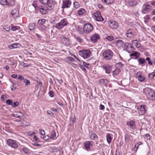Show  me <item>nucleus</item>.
Here are the masks:
<instances>
[{"instance_id":"54","label":"nucleus","mask_w":155,"mask_h":155,"mask_svg":"<svg viewBox=\"0 0 155 155\" xmlns=\"http://www.w3.org/2000/svg\"><path fill=\"white\" fill-rule=\"evenodd\" d=\"M49 96L51 97H53L54 96V93L52 91H51L48 93Z\"/></svg>"},{"instance_id":"53","label":"nucleus","mask_w":155,"mask_h":155,"mask_svg":"<svg viewBox=\"0 0 155 155\" xmlns=\"http://www.w3.org/2000/svg\"><path fill=\"white\" fill-rule=\"evenodd\" d=\"M51 149L53 152H56L57 151V148L56 147H53L51 148Z\"/></svg>"},{"instance_id":"60","label":"nucleus","mask_w":155,"mask_h":155,"mask_svg":"<svg viewBox=\"0 0 155 155\" xmlns=\"http://www.w3.org/2000/svg\"><path fill=\"white\" fill-rule=\"evenodd\" d=\"M104 106L102 104H101L100 106V109L101 110H103L104 109Z\"/></svg>"},{"instance_id":"28","label":"nucleus","mask_w":155,"mask_h":155,"mask_svg":"<svg viewBox=\"0 0 155 155\" xmlns=\"http://www.w3.org/2000/svg\"><path fill=\"white\" fill-rule=\"evenodd\" d=\"M103 3L108 5H111L114 2V0H101Z\"/></svg>"},{"instance_id":"38","label":"nucleus","mask_w":155,"mask_h":155,"mask_svg":"<svg viewBox=\"0 0 155 155\" xmlns=\"http://www.w3.org/2000/svg\"><path fill=\"white\" fill-rule=\"evenodd\" d=\"M0 4L4 6L8 5V1L7 0H1L0 2Z\"/></svg>"},{"instance_id":"6","label":"nucleus","mask_w":155,"mask_h":155,"mask_svg":"<svg viewBox=\"0 0 155 155\" xmlns=\"http://www.w3.org/2000/svg\"><path fill=\"white\" fill-rule=\"evenodd\" d=\"M93 26L91 24H85L84 26V32L86 33H88L91 32L93 29Z\"/></svg>"},{"instance_id":"56","label":"nucleus","mask_w":155,"mask_h":155,"mask_svg":"<svg viewBox=\"0 0 155 155\" xmlns=\"http://www.w3.org/2000/svg\"><path fill=\"white\" fill-rule=\"evenodd\" d=\"M23 151L25 153H27L28 152V150L26 148H24L22 149Z\"/></svg>"},{"instance_id":"43","label":"nucleus","mask_w":155,"mask_h":155,"mask_svg":"<svg viewBox=\"0 0 155 155\" xmlns=\"http://www.w3.org/2000/svg\"><path fill=\"white\" fill-rule=\"evenodd\" d=\"M39 1L41 3L45 5L48 2L49 0H40Z\"/></svg>"},{"instance_id":"58","label":"nucleus","mask_w":155,"mask_h":155,"mask_svg":"<svg viewBox=\"0 0 155 155\" xmlns=\"http://www.w3.org/2000/svg\"><path fill=\"white\" fill-rule=\"evenodd\" d=\"M145 138L147 139V140L150 139V136L148 134H146L145 137Z\"/></svg>"},{"instance_id":"10","label":"nucleus","mask_w":155,"mask_h":155,"mask_svg":"<svg viewBox=\"0 0 155 155\" xmlns=\"http://www.w3.org/2000/svg\"><path fill=\"white\" fill-rule=\"evenodd\" d=\"M45 6L47 7L48 10H52L54 7V3L51 1H49L47 4L45 5Z\"/></svg>"},{"instance_id":"19","label":"nucleus","mask_w":155,"mask_h":155,"mask_svg":"<svg viewBox=\"0 0 155 155\" xmlns=\"http://www.w3.org/2000/svg\"><path fill=\"white\" fill-rule=\"evenodd\" d=\"M136 76L138 80L140 82H143L145 80V78L141 76L140 72H137Z\"/></svg>"},{"instance_id":"17","label":"nucleus","mask_w":155,"mask_h":155,"mask_svg":"<svg viewBox=\"0 0 155 155\" xmlns=\"http://www.w3.org/2000/svg\"><path fill=\"white\" fill-rule=\"evenodd\" d=\"M126 35L127 37L129 38H132L134 36L133 31L131 29H129L127 31Z\"/></svg>"},{"instance_id":"51","label":"nucleus","mask_w":155,"mask_h":155,"mask_svg":"<svg viewBox=\"0 0 155 155\" xmlns=\"http://www.w3.org/2000/svg\"><path fill=\"white\" fill-rule=\"evenodd\" d=\"M116 65L118 67L121 68L124 65L121 62H119L116 63Z\"/></svg>"},{"instance_id":"61","label":"nucleus","mask_w":155,"mask_h":155,"mask_svg":"<svg viewBox=\"0 0 155 155\" xmlns=\"http://www.w3.org/2000/svg\"><path fill=\"white\" fill-rule=\"evenodd\" d=\"M18 79L21 80H24V78L21 75H19L18 78Z\"/></svg>"},{"instance_id":"23","label":"nucleus","mask_w":155,"mask_h":155,"mask_svg":"<svg viewBox=\"0 0 155 155\" xmlns=\"http://www.w3.org/2000/svg\"><path fill=\"white\" fill-rule=\"evenodd\" d=\"M137 3V2L136 0H130L127 2V4L130 6H135Z\"/></svg>"},{"instance_id":"29","label":"nucleus","mask_w":155,"mask_h":155,"mask_svg":"<svg viewBox=\"0 0 155 155\" xmlns=\"http://www.w3.org/2000/svg\"><path fill=\"white\" fill-rule=\"evenodd\" d=\"M18 13V10L17 8H15L13 9L11 12V14L12 15H15V16H17V15Z\"/></svg>"},{"instance_id":"16","label":"nucleus","mask_w":155,"mask_h":155,"mask_svg":"<svg viewBox=\"0 0 155 155\" xmlns=\"http://www.w3.org/2000/svg\"><path fill=\"white\" fill-rule=\"evenodd\" d=\"M132 53L130 54V56L131 57H134L135 59H137L140 56V53L138 52L137 51H133L131 52Z\"/></svg>"},{"instance_id":"30","label":"nucleus","mask_w":155,"mask_h":155,"mask_svg":"<svg viewBox=\"0 0 155 155\" xmlns=\"http://www.w3.org/2000/svg\"><path fill=\"white\" fill-rule=\"evenodd\" d=\"M134 44L137 48H139L140 46V43L137 40H134L132 41Z\"/></svg>"},{"instance_id":"22","label":"nucleus","mask_w":155,"mask_h":155,"mask_svg":"<svg viewBox=\"0 0 155 155\" xmlns=\"http://www.w3.org/2000/svg\"><path fill=\"white\" fill-rule=\"evenodd\" d=\"M48 10L47 7L45 6H43L42 7L40 8L39 11L42 14H45L47 12V11Z\"/></svg>"},{"instance_id":"7","label":"nucleus","mask_w":155,"mask_h":155,"mask_svg":"<svg viewBox=\"0 0 155 155\" xmlns=\"http://www.w3.org/2000/svg\"><path fill=\"white\" fill-rule=\"evenodd\" d=\"M151 10V6L147 3H145L143 6L142 12L143 14H146Z\"/></svg>"},{"instance_id":"40","label":"nucleus","mask_w":155,"mask_h":155,"mask_svg":"<svg viewBox=\"0 0 155 155\" xmlns=\"http://www.w3.org/2000/svg\"><path fill=\"white\" fill-rule=\"evenodd\" d=\"M146 60L147 61L148 63L150 65H151L153 64V62L149 58H147Z\"/></svg>"},{"instance_id":"45","label":"nucleus","mask_w":155,"mask_h":155,"mask_svg":"<svg viewBox=\"0 0 155 155\" xmlns=\"http://www.w3.org/2000/svg\"><path fill=\"white\" fill-rule=\"evenodd\" d=\"M106 38L109 41H111L114 39L113 37L110 36H107L106 37Z\"/></svg>"},{"instance_id":"55","label":"nucleus","mask_w":155,"mask_h":155,"mask_svg":"<svg viewBox=\"0 0 155 155\" xmlns=\"http://www.w3.org/2000/svg\"><path fill=\"white\" fill-rule=\"evenodd\" d=\"M6 98V96L5 95H2V96L1 100L2 101H4Z\"/></svg>"},{"instance_id":"9","label":"nucleus","mask_w":155,"mask_h":155,"mask_svg":"<svg viewBox=\"0 0 155 155\" xmlns=\"http://www.w3.org/2000/svg\"><path fill=\"white\" fill-rule=\"evenodd\" d=\"M94 18L95 20L98 21H101L104 20V18L102 17L100 13L98 11L96 12L94 14Z\"/></svg>"},{"instance_id":"63","label":"nucleus","mask_w":155,"mask_h":155,"mask_svg":"<svg viewBox=\"0 0 155 155\" xmlns=\"http://www.w3.org/2000/svg\"><path fill=\"white\" fill-rule=\"evenodd\" d=\"M150 75H152V76H153L152 77H151V78H153L154 77H155V71L154 72L151 73L150 74Z\"/></svg>"},{"instance_id":"15","label":"nucleus","mask_w":155,"mask_h":155,"mask_svg":"<svg viewBox=\"0 0 155 155\" xmlns=\"http://www.w3.org/2000/svg\"><path fill=\"white\" fill-rule=\"evenodd\" d=\"M99 38V35L98 34L96 33L94 34L91 37V41L94 42L96 41Z\"/></svg>"},{"instance_id":"1","label":"nucleus","mask_w":155,"mask_h":155,"mask_svg":"<svg viewBox=\"0 0 155 155\" xmlns=\"http://www.w3.org/2000/svg\"><path fill=\"white\" fill-rule=\"evenodd\" d=\"M144 92L147 99L152 101L155 100V92L151 88L148 87L144 88Z\"/></svg>"},{"instance_id":"42","label":"nucleus","mask_w":155,"mask_h":155,"mask_svg":"<svg viewBox=\"0 0 155 155\" xmlns=\"http://www.w3.org/2000/svg\"><path fill=\"white\" fill-rule=\"evenodd\" d=\"M20 113L16 112L15 114H13V116L15 117L18 118L20 119H22V117L20 116L18 114Z\"/></svg>"},{"instance_id":"11","label":"nucleus","mask_w":155,"mask_h":155,"mask_svg":"<svg viewBox=\"0 0 155 155\" xmlns=\"http://www.w3.org/2000/svg\"><path fill=\"white\" fill-rule=\"evenodd\" d=\"M109 25L110 27L113 29H116L118 26L117 23L114 21H110Z\"/></svg>"},{"instance_id":"25","label":"nucleus","mask_w":155,"mask_h":155,"mask_svg":"<svg viewBox=\"0 0 155 155\" xmlns=\"http://www.w3.org/2000/svg\"><path fill=\"white\" fill-rule=\"evenodd\" d=\"M138 61L140 64L142 65V66H143L145 65V63H146V61L145 60L142 58H140L138 60Z\"/></svg>"},{"instance_id":"49","label":"nucleus","mask_w":155,"mask_h":155,"mask_svg":"<svg viewBox=\"0 0 155 155\" xmlns=\"http://www.w3.org/2000/svg\"><path fill=\"white\" fill-rule=\"evenodd\" d=\"M6 102L7 104L9 105H12V102L11 100L8 99L6 101Z\"/></svg>"},{"instance_id":"24","label":"nucleus","mask_w":155,"mask_h":155,"mask_svg":"<svg viewBox=\"0 0 155 155\" xmlns=\"http://www.w3.org/2000/svg\"><path fill=\"white\" fill-rule=\"evenodd\" d=\"M124 42L123 41L121 40H118L117 41L116 45L119 48H120L122 47L123 45Z\"/></svg>"},{"instance_id":"34","label":"nucleus","mask_w":155,"mask_h":155,"mask_svg":"<svg viewBox=\"0 0 155 155\" xmlns=\"http://www.w3.org/2000/svg\"><path fill=\"white\" fill-rule=\"evenodd\" d=\"M45 19H39L38 21V25H42L45 23Z\"/></svg>"},{"instance_id":"59","label":"nucleus","mask_w":155,"mask_h":155,"mask_svg":"<svg viewBox=\"0 0 155 155\" xmlns=\"http://www.w3.org/2000/svg\"><path fill=\"white\" fill-rule=\"evenodd\" d=\"M40 133L42 135H43L45 134V131L44 130H40Z\"/></svg>"},{"instance_id":"21","label":"nucleus","mask_w":155,"mask_h":155,"mask_svg":"<svg viewBox=\"0 0 155 155\" xmlns=\"http://www.w3.org/2000/svg\"><path fill=\"white\" fill-rule=\"evenodd\" d=\"M103 68L105 71V72L108 74L110 73L112 71L111 67L109 66H103Z\"/></svg>"},{"instance_id":"20","label":"nucleus","mask_w":155,"mask_h":155,"mask_svg":"<svg viewBox=\"0 0 155 155\" xmlns=\"http://www.w3.org/2000/svg\"><path fill=\"white\" fill-rule=\"evenodd\" d=\"M127 125L129 127L132 129H134L135 127V122L134 120H131L129 122H127Z\"/></svg>"},{"instance_id":"5","label":"nucleus","mask_w":155,"mask_h":155,"mask_svg":"<svg viewBox=\"0 0 155 155\" xmlns=\"http://www.w3.org/2000/svg\"><path fill=\"white\" fill-rule=\"evenodd\" d=\"M113 54L112 51L110 49L104 51L103 53L104 58L105 59L107 60H109L112 58Z\"/></svg>"},{"instance_id":"27","label":"nucleus","mask_w":155,"mask_h":155,"mask_svg":"<svg viewBox=\"0 0 155 155\" xmlns=\"http://www.w3.org/2000/svg\"><path fill=\"white\" fill-rule=\"evenodd\" d=\"M120 72V69L119 68H117L113 71V75L114 77L117 76Z\"/></svg>"},{"instance_id":"12","label":"nucleus","mask_w":155,"mask_h":155,"mask_svg":"<svg viewBox=\"0 0 155 155\" xmlns=\"http://www.w3.org/2000/svg\"><path fill=\"white\" fill-rule=\"evenodd\" d=\"M61 42L66 45H69L71 44V41L69 40L65 37L61 38Z\"/></svg>"},{"instance_id":"13","label":"nucleus","mask_w":155,"mask_h":155,"mask_svg":"<svg viewBox=\"0 0 155 155\" xmlns=\"http://www.w3.org/2000/svg\"><path fill=\"white\" fill-rule=\"evenodd\" d=\"M84 146L85 149L88 150L92 147V144L90 141H87L84 143Z\"/></svg>"},{"instance_id":"18","label":"nucleus","mask_w":155,"mask_h":155,"mask_svg":"<svg viewBox=\"0 0 155 155\" xmlns=\"http://www.w3.org/2000/svg\"><path fill=\"white\" fill-rule=\"evenodd\" d=\"M62 7L63 8H68L71 5V2L68 0H65L63 2Z\"/></svg>"},{"instance_id":"47","label":"nucleus","mask_w":155,"mask_h":155,"mask_svg":"<svg viewBox=\"0 0 155 155\" xmlns=\"http://www.w3.org/2000/svg\"><path fill=\"white\" fill-rule=\"evenodd\" d=\"M24 82L25 83H26L25 86H28L30 84V81L28 79H25L24 80Z\"/></svg>"},{"instance_id":"33","label":"nucleus","mask_w":155,"mask_h":155,"mask_svg":"<svg viewBox=\"0 0 155 155\" xmlns=\"http://www.w3.org/2000/svg\"><path fill=\"white\" fill-rule=\"evenodd\" d=\"M106 139L107 141L109 144H110L111 142L112 138L111 136L109 134H107L106 137Z\"/></svg>"},{"instance_id":"3","label":"nucleus","mask_w":155,"mask_h":155,"mask_svg":"<svg viewBox=\"0 0 155 155\" xmlns=\"http://www.w3.org/2000/svg\"><path fill=\"white\" fill-rule=\"evenodd\" d=\"M7 143L8 145L12 148L17 149L18 147L17 142L12 139H9L7 140Z\"/></svg>"},{"instance_id":"41","label":"nucleus","mask_w":155,"mask_h":155,"mask_svg":"<svg viewBox=\"0 0 155 155\" xmlns=\"http://www.w3.org/2000/svg\"><path fill=\"white\" fill-rule=\"evenodd\" d=\"M124 137L125 142L126 143L128 142L130 139V137L127 134H125V135Z\"/></svg>"},{"instance_id":"32","label":"nucleus","mask_w":155,"mask_h":155,"mask_svg":"<svg viewBox=\"0 0 155 155\" xmlns=\"http://www.w3.org/2000/svg\"><path fill=\"white\" fill-rule=\"evenodd\" d=\"M85 10L84 9L82 8H80L78 10V15H81L84 14Z\"/></svg>"},{"instance_id":"14","label":"nucleus","mask_w":155,"mask_h":155,"mask_svg":"<svg viewBox=\"0 0 155 155\" xmlns=\"http://www.w3.org/2000/svg\"><path fill=\"white\" fill-rule=\"evenodd\" d=\"M145 105H141L139 108L138 112L140 115H143L144 114L145 112Z\"/></svg>"},{"instance_id":"37","label":"nucleus","mask_w":155,"mask_h":155,"mask_svg":"<svg viewBox=\"0 0 155 155\" xmlns=\"http://www.w3.org/2000/svg\"><path fill=\"white\" fill-rule=\"evenodd\" d=\"M8 5H15L14 0H7Z\"/></svg>"},{"instance_id":"52","label":"nucleus","mask_w":155,"mask_h":155,"mask_svg":"<svg viewBox=\"0 0 155 155\" xmlns=\"http://www.w3.org/2000/svg\"><path fill=\"white\" fill-rule=\"evenodd\" d=\"M18 27L16 26L12 27L11 28V30L13 31H16V30L18 29Z\"/></svg>"},{"instance_id":"8","label":"nucleus","mask_w":155,"mask_h":155,"mask_svg":"<svg viewBox=\"0 0 155 155\" xmlns=\"http://www.w3.org/2000/svg\"><path fill=\"white\" fill-rule=\"evenodd\" d=\"M124 49L127 51V52L130 53H131L134 51V48L131 45V44L126 42L125 43L124 46Z\"/></svg>"},{"instance_id":"64","label":"nucleus","mask_w":155,"mask_h":155,"mask_svg":"<svg viewBox=\"0 0 155 155\" xmlns=\"http://www.w3.org/2000/svg\"><path fill=\"white\" fill-rule=\"evenodd\" d=\"M11 77L12 78H16L17 77V74H13L11 75Z\"/></svg>"},{"instance_id":"50","label":"nucleus","mask_w":155,"mask_h":155,"mask_svg":"<svg viewBox=\"0 0 155 155\" xmlns=\"http://www.w3.org/2000/svg\"><path fill=\"white\" fill-rule=\"evenodd\" d=\"M80 68L84 71H86V69L84 68V65L81 64H79Z\"/></svg>"},{"instance_id":"44","label":"nucleus","mask_w":155,"mask_h":155,"mask_svg":"<svg viewBox=\"0 0 155 155\" xmlns=\"http://www.w3.org/2000/svg\"><path fill=\"white\" fill-rule=\"evenodd\" d=\"M51 136L50 137L51 139H53L55 137L56 135V134L54 130L52 131L51 133Z\"/></svg>"},{"instance_id":"62","label":"nucleus","mask_w":155,"mask_h":155,"mask_svg":"<svg viewBox=\"0 0 155 155\" xmlns=\"http://www.w3.org/2000/svg\"><path fill=\"white\" fill-rule=\"evenodd\" d=\"M142 143L141 142H139L137 143V144L138 145L137 147L136 150L138 149L139 146V145H142Z\"/></svg>"},{"instance_id":"26","label":"nucleus","mask_w":155,"mask_h":155,"mask_svg":"<svg viewBox=\"0 0 155 155\" xmlns=\"http://www.w3.org/2000/svg\"><path fill=\"white\" fill-rule=\"evenodd\" d=\"M100 82L101 84V85H107L108 83L107 80L105 79H102L100 80Z\"/></svg>"},{"instance_id":"57","label":"nucleus","mask_w":155,"mask_h":155,"mask_svg":"<svg viewBox=\"0 0 155 155\" xmlns=\"http://www.w3.org/2000/svg\"><path fill=\"white\" fill-rule=\"evenodd\" d=\"M3 28L7 31H9L10 30V27L5 26Z\"/></svg>"},{"instance_id":"36","label":"nucleus","mask_w":155,"mask_h":155,"mask_svg":"<svg viewBox=\"0 0 155 155\" xmlns=\"http://www.w3.org/2000/svg\"><path fill=\"white\" fill-rule=\"evenodd\" d=\"M18 45L17 44H14L12 45H9L8 46V48L11 49H12L14 48H16L17 47V46Z\"/></svg>"},{"instance_id":"31","label":"nucleus","mask_w":155,"mask_h":155,"mask_svg":"<svg viewBox=\"0 0 155 155\" xmlns=\"http://www.w3.org/2000/svg\"><path fill=\"white\" fill-rule=\"evenodd\" d=\"M91 138L93 140H96L97 139V135L94 133H92L90 135Z\"/></svg>"},{"instance_id":"4","label":"nucleus","mask_w":155,"mask_h":155,"mask_svg":"<svg viewBox=\"0 0 155 155\" xmlns=\"http://www.w3.org/2000/svg\"><path fill=\"white\" fill-rule=\"evenodd\" d=\"M67 22L66 19H63L60 21L56 24L55 27L58 29L60 30L64 26L67 25Z\"/></svg>"},{"instance_id":"2","label":"nucleus","mask_w":155,"mask_h":155,"mask_svg":"<svg viewBox=\"0 0 155 155\" xmlns=\"http://www.w3.org/2000/svg\"><path fill=\"white\" fill-rule=\"evenodd\" d=\"M78 53L79 55L84 58H88L91 56V51L88 49L80 51Z\"/></svg>"},{"instance_id":"39","label":"nucleus","mask_w":155,"mask_h":155,"mask_svg":"<svg viewBox=\"0 0 155 155\" xmlns=\"http://www.w3.org/2000/svg\"><path fill=\"white\" fill-rule=\"evenodd\" d=\"M19 105V102L18 101H15L13 103H12V106L14 108H15Z\"/></svg>"},{"instance_id":"46","label":"nucleus","mask_w":155,"mask_h":155,"mask_svg":"<svg viewBox=\"0 0 155 155\" xmlns=\"http://www.w3.org/2000/svg\"><path fill=\"white\" fill-rule=\"evenodd\" d=\"M32 5L36 10H39L40 8L39 6H38L36 4H32Z\"/></svg>"},{"instance_id":"48","label":"nucleus","mask_w":155,"mask_h":155,"mask_svg":"<svg viewBox=\"0 0 155 155\" xmlns=\"http://www.w3.org/2000/svg\"><path fill=\"white\" fill-rule=\"evenodd\" d=\"M83 63V64H84V67H85L87 68H88V66L90 64L89 63H87L86 62H84L82 61H81Z\"/></svg>"},{"instance_id":"35","label":"nucleus","mask_w":155,"mask_h":155,"mask_svg":"<svg viewBox=\"0 0 155 155\" xmlns=\"http://www.w3.org/2000/svg\"><path fill=\"white\" fill-rule=\"evenodd\" d=\"M28 27L30 30H33L35 28V25L34 23H31L29 25Z\"/></svg>"}]
</instances>
